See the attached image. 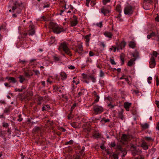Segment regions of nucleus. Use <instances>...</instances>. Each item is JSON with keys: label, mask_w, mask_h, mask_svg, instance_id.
I'll return each instance as SVG.
<instances>
[{"label": "nucleus", "mask_w": 159, "mask_h": 159, "mask_svg": "<svg viewBox=\"0 0 159 159\" xmlns=\"http://www.w3.org/2000/svg\"><path fill=\"white\" fill-rule=\"evenodd\" d=\"M13 6L11 9L9 10L10 12H13L12 16L13 18L17 17L21 13L22 9V3L18 0H12Z\"/></svg>", "instance_id": "f257e3e1"}, {"label": "nucleus", "mask_w": 159, "mask_h": 159, "mask_svg": "<svg viewBox=\"0 0 159 159\" xmlns=\"http://www.w3.org/2000/svg\"><path fill=\"white\" fill-rule=\"evenodd\" d=\"M69 44L66 42H63L60 44L58 50L61 51L62 50L65 53L70 56L72 55L71 51L69 48Z\"/></svg>", "instance_id": "f03ea898"}, {"label": "nucleus", "mask_w": 159, "mask_h": 159, "mask_svg": "<svg viewBox=\"0 0 159 159\" xmlns=\"http://www.w3.org/2000/svg\"><path fill=\"white\" fill-rule=\"evenodd\" d=\"M49 26L50 28L52 30L54 33L59 34L64 31L63 28H61L56 24L53 22H51Z\"/></svg>", "instance_id": "7ed1b4c3"}, {"label": "nucleus", "mask_w": 159, "mask_h": 159, "mask_svg": "<svg viewBox=\"0 0 159 159\" xmlns=\"http://www.w3.org/2000/svg\"><path fill=\"white\" fill-rule=\"evenodd\" d=\"M93 109L94 111V113L96 115L101 114L104 111L103 107L98 105H94L93 107Z\"/></svg>", "instance_id": "20e7f679"}, {"label": "nucleus", "mask_w": 159, "mask_h": 159, "mask_svg": "<svg viewBox=\"0 0 159 159\" xmlns=\"http://www.w3.org/2000/svg\"><path fill=\"white\" fill-rule=\"evenodd\" d=\"M134 8L130 5L126 6L124 10V13L126 15H131L134 11Z\"/></svg>", "instance_id": "39448f33"}, {"label": "nucleus", "mask_w": 159, "mask_h": 159, "mask_svg": "<svg viewBox=\"0 0 159 159\" xmlns=\"http://www.w3.org/2000/svg\"><path fill=\"white\" fill-rule=\"evenodd\" d=\"M72 49L75 52L78 53L81 55L82 52L83 51V48L82 43L78 44L75 47L72 48Z\"/></svg>", "instance_id": "423d86ee"}, {"label": "nucleus", "mask_w": 159, "mask_h": 159, "mask_svg": "<svg viewBox=\"0 0 159 159\" xmlns=\"http://www.w3.org/2000/svg\"><path fill=\"white\" fill-rule=\"evenodd\" d=\"M34 26L33 25H30L29 26V30L28 31V33L25 32L23 34V35L25 37L27 36L28 34L29 35H33L35 34V30L34 29Z\"/></svg>", "instance_id": "0eeeda50"}, {"label": "nucleus", "mask_w": 159, "mask_h": 159, "mask_svg": "<svg viewBox=\"0 0 159 159\" xmlns=\"http://www.w3.org/2000/svg\"><path fill=\"white\" fill-rule=\"evenodd\" d=\"M70 22L71 26H76L78 23L77 18L75 16H74L70 19Z\"/></svg>", "instance_id": "6e6552de"}, {"label": "nucleus", "mask_w": 159, "mask_h": 159, "mask_svg": "<svg viewBox=\"0 0 159 159\" xmlns=\"http://www.w3.org/2000/svg\"><path fill=\"white\" fill-rule=\"evenodd\" d=\"M117 46V50H121L125 48L126 45V43L124 40L122 41L120 43L118 44L116 43Z\"/></svg>", "instance_id": "1a4fd4ad"}, {"label": "nucleus", "mask_w": 159, "mask_h": 159, "mask_svg": "<svg viewBox=\"0 0 159 159\" xmlns=\"http://www.w3.org/2000/svg\"><path fill=\"white\" fill-rule=\"evenodd\" d=\"M153 37H157V38L158 40H159V35L158 32L157 31L156 33L152 32L150 34L147 35V38L148 39H149Z\"/></svg>", "instance_id": "9d476101"}, {"label": "nucleus", "mask_w": 159, "mask_h": 159, "mask_svg": "<svg viewBox=\"0 0 159 159\" xmlns=\"http://www.w3.org/2000/svg\"><path fill=\"white\" fill-rule=\"evenodd\" d=\"M155 59L153 56H152L149 61L150 67L151 68H154L156 65Z\"/></svg>", "instance_id": "9b49d317"}, {"label": "nucleus", "mask_w": 159, "mask_h": 159, "mask_svg": "<svg viewBox=\"0 0 159 159\" xmlns=\"http://www.w3.org/2000/svg\"><path fill=\"white\" fill-rule=\"evenodd\" d=\"M130 136L128 134H123L121 137V139L123 141L126 142L129 140Z\"/></svg>", "instance_id": "f8f14e48"}, {"label": "nucleus", "mask_w": 159, "mask_h": 159, "mask_svg": "<svg viewBox=\"0 0 159 159\" xmlns=\"http://www.w3.org/2000/svg\"><path fill=\"white\" fill-rule=\"evenodd\" d=\"M82 75L84 81L87 84L89 83V82L88 80H89L90 78L89 75H88L84 73L82 74Z\"/></svg>", "instance_id": "ddd939ff"}, {"label": "nucleus", "mask_w": 159, "mask_h": 159, "mask_svg": "<svg viewBox=\"0 0 159 159\" xmlns=\"http://www.w3.org/2000/svg\"><path fill=\"white\" fill-rule=\"evenodd\" d=\"M90 34H88L85 36V39H86V45L87 46H89V42L90 40Z\"/></svg>", "instance_id": "4468645a"}, {"label": "nucleus", "mask_w": 159, "mask_h": 159, "mask_svg": "<svg viewBox=\"0 0 159 159\" xmlns=\"http://www.w3.org/2000/svg\"><path fill=\"white\" fill-rule=\"evenodd\" d=\"M131 105V103H129L128 102H125L124 104V106L125 108L126 109L127 111H129V107Z\"/></svg>", "instance_id": "2eb2a0df"}, {"label": "nucleus", "mask_w": 159, "mask_h": 159, "mask_svg": "<svg viewBox=\"0 0 159 159\" xmlns=\"http://www.w3.org/2000/svg\"><path fill=\"white\" fill-rule=\"evenodd\" d=\"M101 12L105 15H106L107 14L110 12V11L109 10L104 7L101 8Z\"/></svg>", "instance_id": "dca6fc26"}, {"label": "nucleus", "mask_w": 159, "mask_h": 159, "mask_svg": "<svg viewBox=\"0 0 159 159\" xmlns=\"http://www.w3.org/2000/svg\"><path fill=\"white\" fill-rule=\"evenodd\" d=\"M141 146L144 150H146L148 148V147L147 143L145 141H143L142 142L141 144Z\"/></svg>", "instance_id": "f3484780"}, {"label": "nucleus", "mask_w": 159, "mask_h": 159, "mask_svg": "<svg viewBox=\"0 0 159 159\" xmlns=\"http://www.w3.org/2000/svg\"><path fill=\"white\" fill-rule=\"evenodd\" d=\"M140 125L143 129H148L149 126V124L146 123L144 124H141Z\"/></svg>", "instance_id": "a211bd4d"}, {"label": "nucleus", "mask_w": 159, "mask_h": 159, "mask_svg": "<svg viewBox=\"0 0 159 159\" xmlns=\"http://www.w3.org/2000/svg\"><path fill=\"white\" fill-rule=\"evenodd\" d=\"M104 34L105 36L107 37L110 38H112V37L113 35L110 32H109L108 31H105L104 32Z\"/></svg>", "instance_id": "6ab92c4d"}, {"label": "nucleus", "mask_w": 159, "mask_h": 159, "mask_svg": "<svg viewBox=\"0 0 159 159\" xmlns=\"http://www.w3.org/2000/svg\"><path fill=\"white\" fill-rule=\"evenodd\" d=\"M61 79L62 80H66L67 78V75L64 72H61L60 74Z\"/></svg>", "instance_id": "aec40b11"}, {"label": "nucleus", "mask_w": 159, "mask_h": 159, "mask_svg": "<svg viewBox=\"0 0 159 159\" xmlns=\"http://www.w3.org/2000/svg\"><path fill=\"white\" fill-rule=\"evenodd\" d=\"M135 60V59L132 58L131 59L128 63V66H131L133 65L134 64V62Z\"/></svg>", "instance_id": "412c9836"}, {"label": "nucleus", "mask_w": 159, "mask_h": 159, "mask_svg": "<svg viewBox=\"0 0 159 159\" xmlns=\"http://www.w3.org/2000/svg\"><path fill=\"white\" fill-rule=\"evenodd\" d=\"M53 60L56 61H61V58L60 57L55 55L53 56Z\"/></svg>", "instance_id": "4be33fe9"}, {"label": "nucleus", "mask_w": 159, "mask_h": 159, "mask_svg": "<svg viewBox=\"0 0 159 159\" xmlns=\"http://www.w3.org/2000/svg\"><path fill=\"white\" fill-rule=\"evenodd\" d=\"M118 118H120L121 120L124 119V117L123 115V111H122L118 112Z\"/></svg>", "instance_id": "5701e85b"}, {"label": "nucleus", "mask_w": 159, "mask_h": 159, "mask_svg": "<svg viewBox=\"0 0 159 159\" xmlns=\"http://www.w3.org/2000/svg\"><path fill=\"white\" fill-rule=\"evenodd\" d=\"M84 91L85 90L84 89H81L80 91L78 93L76 96L77 97L79 98L80 96L83 95L84 94Z\"/></svg>", "instance_id": "b1692460"}, {"label": "nucleus", "mask_w": 159, "mask_h": 159, "mask_svg": "<svg viewBox=\"0 0 159 159\" xmlns=\"http://www.w3.org/2000/svg\"><path fill=\"white\" fill-rule=\"evenodd\" d=\"M125 57V55L123 53H121L120 56V58L121 61V64L123 65L124 62V58Z\"/></svg>", "instance_id": "393cba45"}, {"label": "nucleus", "mask_w": 159, "mask_h": 159, "mask_svg": "<svg viewBox=\"0 0 159 159\" xmlns=\"http://www.w3.org/2000/svg\"><path fill=\"white\" fill-rule=\"evenodd\" d=\"M50 107L49 105H44L42 108L43 111H47L50 109Z\"/></svg>", "instance_id": "a878e982"}, {"label": "nucleus", "mask_w": 159, "mask_h": 159, "mask_svg": "<svg viewBox=\"0 0 159 159\" xmlns=\"http://www.w3.org/2000/svg\"><path fill=\"white\" fill-rule=\"evenodd\" d=\"M116 10L119 13H120L121 11V6L120 5H117L116 7Z\"/></svg>", "instance_id": "bb28decb"}, {"label": "nucleus", "mask_w": 159, "mask_h": 159, "mask_svg": "<svg viewBox=\"0 0 159 159\" xmlns=\"http://www.w3.org/2000/svg\"><path fill=\"white\" fill-rule=\"evenodd\" d=\"M144 138L148 142H153L154 139L150 137H145Z\"/></svg>", "instance_id": "cd10ccee"}, {"label": "nucleus", "mask_w": 159, "mask_h": 159, "mask_svg": "<svg viewBox=\"0 0 159 159\" xmlns=\"http://www.w3.org/2000/svg\"><path fill=\"white\" fill-rule=\"evenodd\" d=\"M129 46L130 47L134 48L135 46V43L134 42L131 41L129 43Z\"/></svg>", "instance_id": "c85d7f7f"}, {"label": "nucleus", "mask_w": 159, "mask_h": 159, "mask_svg": "<svg viewBox=\"0 0 159 159\" xmlns=\"http://www.w3.org/2000/svg\"><path fill=\"white\" fill-rule=\"evenodd\" d=\"M18 78L20 79V82L21 83H22L25 80V78L22 75H20L19 76Z\"/></svg>", "instance_id": "c756f323"}, {"label": "nucleus", "mask_w": 159, "mask_h": 159, "mask_svg": "<svg viewBox=\"0 0 159 159\" xmlns=\"http://www.w3.org/2000/svg\"><path fill=\"white\" fill-rule=\"evenodd\" d=\"M90 78L93 83H95L96 82V79L95 78L94 76L93 75H89Z\"/></svg>", "instance_id": "7c9ffc66"}, {"label": "nucleus", "mask_w": 159, "mask_h": 159, "mask_svg": "<svg viewBox=\"0 0 159 159\" xmlns=\"http://www.w3.org/2000/svg\"><path fill=\"white\" fill-rule=\"evenodd\" d=\"M95 99L94 102H93V104L99 101V97L98 95L96 96L95 97Z\"/></svg>", "instance_id": "2f4dec72"}, {"label": "nucleus", "mask_w": 159, "mask_h": 159, "mask_svg": "<svg viewBox=\"0 0 159 159\" xmlns=\"http://www.w3.org/2000/svg\"><path fill=\"white\" fill-rule=\"evenodd\" d=\"M84 147L83 146L80 152V153L82 156H84L85 154V153L84 152Z\"/></svg>", "instance_id": "473e14b6"}, {"label": "nucleus", "mask_w": 159, "mask_h": 159, "mask_svg": "<svg viewBox=\"0 0 159 159\" xmlns=\"http://www.w3.org/2000/svg\"><path fill=\"white\" fill-rule=\"evenodd\" d=\"M158 55V53L156 51H154L152 52V56H153L154 57L156 58Z\"/></svg>", "instance_id": "72a5a7b5"}, {"label": "nucleus", "mask_w": 159, "mask_h": 159, "mask_svg": "<svg viewBox=\"0 0 159 159\" xmlns=\"http://www.w3.org/2000/svg\"><path fill=\"white\" fill-rule=\"evenodd\" d=\"M107 106L109 107L110 109H113L116 106L115 104H112L111 103H109L107 105Z\"/></svg>", "instance_id": "f704fd0d"}, {"label": "nucleus", "mask_w": 159, "mask_h": 159, "mask_svg": "<svg viewBox=\"0 0 159 159\" xmlns=\"http://www.w3.org/2000/svg\"><path fill=\"white\" fill-rule=\"evenodd\" d=\"M40 128L39 127L36 126L33 129V131L34 132H36L40 130Z\"/></svg>", "instance_id": "c9c22d12"}, {"label": "nucleus", "mask_w": 159, "mask_h": 159, "mask_svg": "<svg viewBox=\"0 0 159 159\" xmlns=\"http://www.w3.org/2000/svg\"><path fill=\"white\" fill-rule=\"evenodd\" d=\"M8 80H11L14 83H15L16 82L15 79L14 77H10L9 78Z\"/></svg>", "instance_id": "e433bc0d"}, {"label": "nucleus", "mask_w": 159, "mask_h": 159, "mask_svg": "<svg viewBox=\"0 0 159 159\" xmlns=\"http://www.w3.org/2000/svg\"><path fill=\"white\" fill-rule=\"evenodd\" d=\"M60 4L61 5H62V7H65L66 5V2L65 1L62 0L60 1Z\"/></svg>", "instance_id": "4c0bfd02"}, {"label": "nucleus", "mask_w": 159, "mask_h": 159, "mask_svg": "<svg viewBox=\"0 0 159 159\" xmlns=\"http://www.w3.org/2000/svg\"><path fill=\"white\" fill-rule=\"evenodd\" d=\"M73 143V141L72 140H70L69 141H68L66 143V145L68 144H72Z\"/></svg>", "instance_id": "58836bf2"}, {"label": "nucleus", "mask_w": 159, "mask_h": 159, "mask_svg": "<svg viewBox=\"0 0 159 159\" xmlns=\"http://www.w3.org/2000/svg\"><path fill=\"white\" fill-rule=\"evenodd\" d=\"M121 15L119 14L118 16L116 17V18L118 19V20L120 21H122L123 20L122 18H121Z\"/></svg>", "instance_id": "ea45409f"}, {"label": "nucleus", "mask_w": 159, "mask_h": 159, "mask_svg": "<svg viewBox=\"0 0 159 159\" xmlns=\"http://www.w3.org/2000/svg\"><path fill=\"white\" fill-rule=\"evenodd\" d=\"M2 30H7V29L5 26L3 25H1L0 26V31Z\"/></svg>", "instance_id": "a19ab883"}, {"label": "nucleus", "mask_w": 159, "mask_h": 159, "mask_svg": "<svg viewBox=\"0 0 159 159\" xmlns=\"http://www.w3.org/2000/svg\"><path fill=\"white\" fill-rule=\"evenodd\" d=\"M104 76V73L102 70H101L100 72V76L103 77Z\"/></svg>", "instance_id": "79ce46f5"}, {"label": "nucleus", "mask_w": 159, "mask_h": 159, "mask_svg": "<svg viewBox=\"0 0 159 159\" xmlns=\"http://www.w3.org/2000/svg\"><path fill=\"white\" fill-rule=\"evenodd\" d=\"M96 25L98 26L100 28L102 26V22H100L99 23H97Z\"/></svg>", "instance_id": "37998d69"}, {"label": "nucleus", "mask_w": 159, "mask_h": 159, "mask_svg": "<svg viewBox=\"0 0 159 159\" xmlns=\"http://www.w3.org/2000/svg\"><path fill=\"white\" fill-rule=\"evenodd\" d=\"M26 61L24 60H21V59L19 60V62L21 63L22 64H24L25 63Z\"/></svg>", "instance_id": "c03bdc74"}, {"label": "nucleus", "mask_w": 159, "mask_h": 159, "mask_svg": "<svg viewBox=\"0 0 159 159\" xmlns=\"http://www.w3.org/2000/svg\"><path fill=\"white\" fill-rule=\"evenodd\" d=\"M9 125L7 123L3 122V126L4 127H7Z\"/></svg>", "instance_id": "a18cd8bd"}, {"label": "nucleus", "mask_w": 159, "mask_h": 159, "mask_svg": "<svg viewBox=\"0 0 159 159\" xmlns=\"http://www.w3.org/2000/svg\"><path fill=\"white\" fill-rule=\"evenodd\" d=\"M110 0H103L102 1L103 4L106 5L107 3L109 2Z\"/></svg>", "instance_id": "49530a36"}, {"label": "nucleus", "mask_w": 159, "mask_h": 159, "mask_svg": "<svg viewBox=\"0 0 159 159\" xmlns=\"http://www.w3.org/2000/svg\"><path fill=\"white\" fill-rule=\"evenodd\" d=\"M113 157L114 159H118V155L116 154H114L113 155Z\"/></svg>", "instance_id": "de8ad7c7"}, {"label": "nucleus", "mask_w": 159, "mask_h": 159, "mask_svg": "<svg viewBox=\"0 0 159 159\" xmlns=\"http://www.w3.org/2000/svg\"><path fill=\"white\" fill-rule=\"evenodd\" d=\"M53 89L54 90H55V91L57 90L59 88L57 85H54V86H53Z\"/></svg>", "instance_id": "09e8293b"}, {"label": "nucleus", "mask_w": 159, "mask_h": 159, "mask_svg": "<svg viewBox=\"0 0 159 159\" xmlns=\"http://www.w3.org/2000/svg\"><path fill=\"white\" fill-rule=\"evenodd\" d=\"M21 115H19V118L17 119V120L19 121H21L22 120V118H21Z\"/></svg>", "instance_id": "8fccbe9b"}, {"label": "nucleus", "mask_w": 159, "mask_h": 159, "mask_svg": "<svg viewBox=\"0 0 159 159\" xmlns=\"http://www.w3.org/2000/svg\"><path fill=\"white\" fill-rule=\"evenodd\" d=\"M110 61H111V63L112 64H113V65H116V63L113 59H110Z\"/></svg>", "instance_id": "3c124183"}, {"label": "nucleus", "mask_w": 159, "mask_h": 159, "mask_svg": "<svg viewBox=\"0 0 159 159\" xmlns=\"http://www.w3.org/2000/svg\"><path fill=\"white\" fill-rule=\"evenodd\" d=\"M152 77H148V82L149 84L151 83V82L150 81V80H152Z\"/></svg>", "instance_id": "603ef678"}, {"label": "nucleus", "mask_w": 159, "mask_h": 159, "mask_svg": "<svg viewBox=\"0 0 159 159\" xmlns=\"http://www.w3.org/2000/svg\"><path fill=\"white\" fill-rule=\"evenodd\" d=\"M134 159H144V157L141 156H140L138 157H135Z\"/></svg>", "instance_id": "864d4df0"}, {"label": "nucleus", "mask_w": 159, "mask_h": 159, "mask_svg": "<svg viewBox=\"0 0 159 159\" xmlns=\"http://www.w3.org/2000/svg\"><path fill=\"white\" fill-rule=\"evenodd\" d=\"M89 56L90 57L93 56L94 55V54L93 53V52L91 51H90L89 52Z\"/></svg>", "instance_id": "5fc2aeb1"}, {"label": "nucleus", "mask_w": 159, "mask_h": 159, "mask_svg": "<svg viewBox=\"0 0 159 159\" xmlns=\"http://www.w3.org/2000/svg\"><path fill=\"white\" fill-rule=\"evenodd\" d=\"M111 147H114L116 146V144L114 142H111Z\"/></svg>", "instance_id": "6e6d98bb"}, {"label": "nucleus", "mask_w": 159, "mask_h": 159, "mask_svg": "<svg viewBox=\"0 0 159 159\" xmlns=\"http://www.w3.org/2000/svg\"><path fill=\"white\" fill-rule=\"evenodd\" d=\"M68 68L71 70H73L75 68V67L74 66H69L68 67Z\"/></svg>", "instance_id": "4d7b16f0"}, {"label": "nucleus", "mask_w": 159, "mask_h": 159, "mask_svg": "<svg viewBox=\"0 0 159 159\" xmlns=\"http://www.w3.org/2000/svg\"><path fill=\"white\" fill-rule=\"evenodd\" d=\"M35 74L37 75H40V72L38 70H36L34 71Z\"/></svg>", "instance_id": "13d9d810"}, {"label": "nucleus", "mask_w": 159, "mask_h": 159, "mask_svg": "<svg viewBox=\"0 0 159 159\" xmlns=\"http://www.w3.org/2000/svg\"><path fill=\"white\" fill-rule=\"evenodd\" d=\"M91 0H86V6L88 7L89 6V2Z\"/></svg>", "instance_id": "bf43d9fd"}, {"label": "nucleus", "mask_w": 159, "mask_h": 159, "mask_svg": "<svg viewBox=\"0 0 159 159\" xmlns=\"http://www.w3.org/2000/svg\"><path fill=\"white\" fill-rule=\"evenodd\" d=\"M15 91L16 92H22V89H21L16 88L15 89Z\"/></svg>", "instance_id": "052dcab7"}, {"label": "nucleus", "mask_w": 159, "mask_h": 159, "mask_svg": "<svg viewBox=\"0 0 159 159\" xmlns=\"http://www.w3.org/2000/svg\"><path fill=\"white\" fill-rule=\"evenodd\" d=\"M72 82L74 84H79V81L78 80V81H77L76 82L75 80H73L72 81Z\"/></svg>", "instance_id": "680f3d73"}, {"label": "nucleus", "mask_w": 159, "mask_h": 159, "mask_svg": "<svg viewBox=\"0 0 159 159\" xmlns=\"http://www.w3.org/2000/svg\"><path fill=\"white\" fill-rule=\"evenodd\" d=\"M155 104L157 105V107L159 108V101H155Z\"/></svg>", "instance_id": "e2e57ef3"}, {"label": "nucleus", "mask_w": 159, "mask_h": 159, "mask_svg": "<svg viewBox=\"0 0 159 159\" xmlns=\"http://www.w3.org/2000/svg\"><path fill=\"white\" fill-rule=\"evenodd\" d=\"M25 76H26L27 77H30V75L27 72L25 73Z\"/></svg>", "instance_id": "0e129e2a"}, {"label": "nucleus", "mask_w": 159, "mask_h": 159, "mask_svg": "<svg viewBox=\"0 0 159 159\" xmlns=\"http://www.w3.org/2000/svg\"><path fill=\"white\" fill-rule=\"evenodd\" d=\"M76 104L74 103V104L71 107V110H73V109L74 108L76 107Z\"/></svg>", "instance_id": "69168bd1"}, {"label": "nucleus", "mask_w": 159, "mask_h": 159, "mask_svg": "<svg viewBox=\"0 0 159 159\" xmlns=\"http://www.w3.org/2000/svg\"><path fill=\"white\" fill-rule=\"evenodd\" d=\"M43 86V87H45V82L44 81H42L41 82Z\"/></svg>", "instance_id": "338daca9"}, {"label": "nucleus", "mask_w": 159, "mask_h": 159, "mask_svg": "<svg viewBox=\"0 0 159 159\" xmlns=\"http://www.w3.org/2000/svg\"><path fill=\"white\" fill-rule=\"evenodd\" d=\"M155 20L159 22V17L158 16H157L155 18Z\"/></svg>", "instance_id": "774afa93"}]
</instances>
